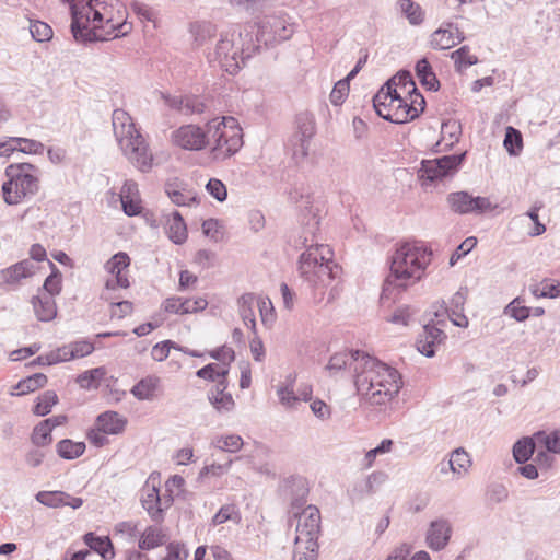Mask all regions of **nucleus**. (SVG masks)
I'll return each instance as SVG.
<instances>
[{
    "mask_svg": "<svg viewBox=\"0 0 560 560\" xmlns=\"http://www.w3.org/2000/svg\"><path fill=\"white\" fill-rule=\"evenodd\" d=\"M171 139L187 151H201L212 142L211 155L220 161L237 153L244 144L243 130L232 116L209 120L206 130L199 125H183L172 132Z\"/></svg>",
    "mask_w": 560,
    "mask_h": 560,
    "instance_id": "nucleus-1",
    "label": "nucleus"
},
{
    "mask_svg": "<svg viewBox=\"0 0 560 560\" xmlns=\"http://www.w3.org/2000/svg\"><path fill=\"white\" fill-rule=\"evenodd\" d=\"M432 258V249L422 242L397 243L387 258L388 273L383 281L380 302L397 301L409 287L422 280Z\"/></svg>",
    "mask_w": 560,
    "mask_h": 560,
    "instance_id": "nucleus-2",
    "label": "nucleus"
},
{
    "mask_svg": "<svg viewBox=\"0 0 560 560\" xmlns=\"http://www.w3.org/2000/svg\"><path fill=\"white\" fill-rule=\"evenodd\" d=\"M69 5L71 16L70 32L78 44H90L108 40L128 35L132 24L128 21L113 23V19H105L97 9L107 7V0H60Z\"/></svg>",
    "mask_w": 560,
    "mask_h": 560,
    "instance_id": "nucleus-3",
    "label": "nucleus"
},
{
    "mask_svg": "<svg viewBox=\"0 0 560 560\" xmlns=\"http://www.w3.org/2000/svg\"><path fill=\"white\" fill-rule=\"evenodd\" d=\"M351 358L353 361H364V370L373 373L376 387H380L371 394L373 404L384 405L398 395L404 382L395 368L362 350H353Z\"/></svg>",
    "mask_w": 560,
    "mask_h": 560,
    "instance_id": "nucleus-4",
    "label": "nucleus"
},
{
    "mask_svg": "<svg viewBox=\"0 0 560 560\" xmlns=\"http://www.w3.org/2000/svg\"><path fill=\"white\" fill-rule=\"evenodd\" d=\"M8 180L2 184V197L14 206L32 198L39 189V168L27 162L12 163L4 171Z\"/></svg>",
    "mask_w": 560,
    "mask_h": 560,
    "instance_id": "nucleus-5",
    "label": "nucleus"
},
{
    "mask_svg": "<svg viewBox=\"0 0 560 560\" xmlns=\"http://www.w3.org/2000/svg\"><path fill=\"white\" fill-rule=\"evenodd\" d=\"M298 261V269L302 278L314 287H326L328 282L337 277L339 266L326 257L331 250L327 245L317 244L307 246Z\"/></svg>",
    "mask_w": 560,
    "mask_h": 560,
    "instance_id": "nucleus-6",
    "label": "nucleus"
},
{
    "mask_svg": "<svg viewBox=\"0 0 560 560\" xmlns=\"http://www.w3.org/2000/svg\"><path fill=\"white\" fill-rule=\"evenodd\" d=\"M467 151L445 154L433 160H422L418 176L430 184L453 177L464 165Z\"/></svg>",
    "mask_w": 560,
    "mask_h": 560,
    "instance_id": "nucleus-7",
    "label": "nucleus"
},
{
    "mask_svg": "<svg viewBox=\"0 0 560 560\" xmlns=\"http://www.w3.org/2000/svg\"><path fill=\"white\" fill-rule=\"evenodd\" d=\"M255 24L258 27V38L262 40L264 47L267 49L290 39L294 33L293 23L283 12L258 18Z\"/></svg>",
    "mask_w": 560,
    "mask_h": 560,
    "instance_id": "nucleus-8",
    "label": "nucleus"
},
{
    "mask_svg": "<svg viewBox=\"0 0 560 560\" xmlns=\"http://www.w3.org/2000/svg\"><path fill=\"white\" fill-rule=\"evenodd\" d=\"M447 307H443L442 311H435L434 317L435 319H429L422 327V332H420L416 339L417 350L427 358H433L436 353V348L447 338L443 328L440 326H445L446 320L444 314L447 313Z\"/></svg>",
    "mask_w": 560,
    "mask_h": 560,
    "instance_id": "nucleus-9",
    "label": "nucleus"
},
{
    "mask_svg": "<svg viewBox=\"0 0 560 560\" xmlns=\"http://www.w3.org/2000/svg\"><path fill=\"white\" fill-rule=\"evenodd\" d=\"M450 209L457 214H475L480 215L493 210V206L489 198L482 196H474L467 190L450 192L446 197Z\"/></svg>",
    "mask_w": 560,
    "mask_h": 560,
    "instance_id": "nucleus-10",
    "label": "nucleus"
},
{
    "mask_svg": "<svg viewBox=\"0 0 560 560\" xmlns=\"http://www.w3.org/2000/svg\"><path fill=\"white\" fill-rule=\"evenodd\" d=\"M316 133V122L313 114L301 112L295 116V132L290 138L293 155L302 159L308 155L310 142Z\"/></svg>",
    "mask_w": 560,
    "mask_h": 560,
    "instance_id": "nucleus-11",
    "label": "nucleus"
},
{
    "mask_svg": "<svg viewBox=\"0 0 560 560\" xmlns=\"http://www.w3.org/2000/svg\"><path fill=\"white\" fill-rule=\"evenodd\" d=\"M294 517H299L296 526L295 544L299 540L304 542H317L320 534V511L315 505H308L303 511L292 512Z\"/></svg>",
    "mask_w": 560,
    "mask_h": 560,
    "instance_id": "nucleus-12",
    "label": "nucleus"
},
{
    "mask_svg": "<svg viewBox=\"0 0 560 560\" xmlns=\"http://www.w3.org/2000/svg\"><path fill=\"white\" fill-rule=\"evenodd\" d=\"M124 153L142 173H147L152 168L153 155L149 151V144L143 136L137 130H129Z\"/></svg>",
    "mask_w": 560,
    "mask_h": 560,
    "instance_id": "nucleus-13",
    "label": "nucleus"
},
{
    "mask_svg": "<svg viewBox=\"0 0 560 560\" xmlns=\"http://www.w3.org/2000/svg\"><path fill=\"white\" fill-rule=\"evenodd\" d=\"M384 89L385 85L383 84L372 97L375 113L386 121L396 125L407 124V121H398L395 119L397 115L396 113H398V110L405 109V97H402L399 92L388 93V96Z\"/></svg>",
    "mask_w": 560,
    "mask_h": 560,
    "instance_id": "nucleus-14",
    "label": "nucleus"
},
{
    "mask_svg": "<svg viewBox=\"0 0 560 560\" xmlns=\"http://www.w3.org/2000/svg\"><path fill=\"white\" fill-rule=\"evenodd\" d=\"M279 492L284 499H290L291 512L302 510L310 493L307 479L301 475L285 477L279 485Z\"/></svg>",
    "mask_w": 560,
    "mask_h": 560,
    "instance_id": "nucleus-15",
    "label": "nucleus"
},
{
    "mask_svg": "<svg viewBox=\"0 0 560 560\" xmlns=\"http://www.w3.org/2000/svg\"><path fill=\"white\" fill-rule=\"evenodd\" d=\"M235 40L242 68L246 65L247 60L259 54L264 47L262 40L258 38V27L255 22L246 24L240 31L238 38Z\"/></svg>",
    "mask_w": 560,
    "mask_h": 560,
    "instance_id": "nucleus-16",
    "label": "nucleus"
},
{
    "mask_svg": "<svg viewBox=\"0 0 560 560\" xmlns=\"http://www.w3.org/2000/svg\"><path fill=\"white\" fill-rule=\"evenodd\" d=\"M236 45L235 39H230L221 35L214 51L221 68L231 75L237 74L242 69Z\"/></svg>",
    "mask_w": 560,
    "mask_h": 560,
    "instance_id": "nucleus-17",
    "label": "nucleus"
},
{
    "mask_svg": "<svg viewBox=\"0 0 560 560\" xmlns=\"http://www.w3.org/2000/svg\"><path fill=\"white\" fill-rule=\"evenodd\" d=\"M164 191L171 201L178 206H192L199 205L200 198L192 194L191 190L187 189V184L179 178H170L164 184Z\"/></svg>",
    "mask_w": 560,
    "mask_h": 560,
    "instance_id": "nucleus-18",
    "label": "nucleus"
},
{
    "mask_svg": "<svg viewBox=\"0 0 560 560\" xmlns=\"http://www.w3.org/2000/svg\"><path fill=\"white\" fill-rule=\"evenodd\" d=\"M452 537V526L448 521L439 518L430 523L425 535V542L433 551L443 550Z\"/></svg>",
    "mask_w": 560,
    "mask_h": 560,
    "instance_id": "nucleus-19",
    "label": "nucleus"
},
{
    "mask_svg": "<svg viewBox=\"0 0 560 560\" xmlns=\"http://www.w3.org/2000/svg\"><path fill=\"white\" fill-rule=\"evenodd\" d=\"M407 94L409 96V102L408 98L405 97V109L398 110V113H396L397 115L395 119L398 121H412L419 118L427 107L425 98L417 85H413L412 89L408 90Z\"/></svg>",
    "mask_w": 560,
    "mask_h": 560,
    "instance_id": "nucleus-20",
    "label": "nucleus"
},
{
    "mask_svg": "<svg viewBox=\"0 0 560 560\" xmlns=\"http://www.w3.org/2000/svg\"><path fill=\"white\" fill-rule=\"evenodd\" d=\"M387 475L384 471H373L364 479L358 480L349 490V497L352 502L361 501L364 497L375 492L376 487L385 482Z\"/></svg>",
    "mask_w": 560,
    "mask_h": 560,
    "instance_id": "nucleus-21",
    "label": "nucleus"
},
{
    "mask_svg": "<svg viewBox=\"0 0 560 560\" xmlns=\"http://www.w3.org/2000/svg\"><path fill=\"white\" fill-rule=\"evenodd\" d=\"M142 508L148 512L150 517L155 523H161L164 520V509H162V499L160 495V488L155 485L150 486L148 482L143 488L141 495Z\"/></svg>",
    "mask_w": 560,
    "mask_h": 560,
    "instance_id": "nucleus-22",
    "label": "nucleus"
},
{
    "mask_svg": "<svg viewBox=\"0 0 560 560\" xmlns=\"http://www.w3.org/2000/svg\"><path fill=\"white\" fill-rule=\"evenodd\" d=\"M36 266L30 259L20 260L0 271L1 278L5 284L16 285L23 279L34 276Z\"/></svg>",
    "mask_w": 560,
    "mask_h": 560,
    "instance_id": "nucleus-23",
    "label": "nucleus"
},
{
    "mask_svg": "<svg viewBox=\"0 0 560 560\" xmlns=\"http://www.w3.org/2000/svg\"><path fill=\"white\" fill-rule=\"evenodd\" d=\"M465 38L464 32L460 31L458 26H455V31L440 26L432 33L430 44L434 49L445 50L464 42Z\"/></svg>",
    "mask_w": 560,
    "mask_h": 560,
    "instance_id": "nucleus-24",
    "label": "nucleus"
},
{
    "mask_svg": "<svg viewBox=\"0 0 560 560\" xmlns=\"http://www.w3.org/2000/svg\"><path fill=\"white\" fill-rule=\"evenodd\" d=\"M82 540L89 547L90 553L93 551L103 560H110L115 557L114 544L109 536H98L94 532H86L82 536Z\"/></svg>",
    "mask_w": 560,
    "mask_h": 560,
    "instance_id": "nucleus-25",
    "label": "nucleus"
},
{
    "mask_svg": "<svg viewBox=\"0 0 560 560\" xmlns=\"http://www.w3.org/2000/svg\"><path fill=\"white\" fill-rule=\"evenodd\" d=\"M128 424L126 417L120 416L117 411L106 410L97 415L95 425L101 428L103 432L109 435H117L125 431Z\"/></svg>",
    "mask_w": 560,
    "mask_h": 560,
    "instance_id": "nucleus-26",
    "label": "nucleus"
},
{
    "mask_svg": "<svg viewBox=\"0 0 560 560\" xmlns=\"http://www.w3.org/2000/svg\"><path fill=\"white\" fill-rule=\"evenodd\" d=\"M36 318L43 323L54 320L58 315V307L55 298L37 294L31 299Z\"/></svg>",
    "mask_w": 560,
    "mask_h": 560,
    "instance_id": "nucleus-27",
    "label": "nucleus"
},
{
    "mask_svg": "<svg viewBox=\"0 0 560 560\" xmlns=\"http://www.w3.org/2000/svg\"><path fill=\"white\" fill-rule=\"evenodd\" d=\"M164 229L168 238L174 244L182 245L187 241V225L182 213L178 210H173V212L167 217Z\"/></svg>",
    "mask_w": 560,
    "mask_h": 560,
    "instance_id": "nucleus-28",
    "label": "nucleus"
},
{
    "mask_svg": "<svg viewBox=\"0 0 560 560\" xmlns=\"http://www.w3.org/2000/svg\"><path fill=\"white\" fill-rule=\"evenodd\" d=\"M415 73L420 84L430 92H438L441 88L432 65L427 57H421L415 65Z\"/></svg>",
    "mask_w": 560,
    "mask_h": 560,
    "instance_id": "nucleus-29",
    "label": "nucleus"
},
{
    "mask_svg": "<svg viewBox=\"0 0 560 560\" xmlns=\"http://www.w3.org/2000/svg\"><path fill=\"white\" fill-rule=\"evenodd\" d=\"M537 448L539 447L534 438V433L532 435L522 436L513 444V458L517 464H525V462L532 459Z\"/></svg>",
    "mask_w": 560,
    "mask_h": 560,
    "instance_id": "nucleus-30",
    "label": "nucleus"
},
{
    "mask_svg": "<svg viewBox=\"0 0 560 560\" xmlns=\"http://www.w3.org/2000/svg\"><path fill=\"white\" fill-rule=\"evenodd\" d=\"M167 535L162 528L148 526L140 535L138 547L141 551H149L165 545Z\"/></svg>",
    "mask_w": 560,
    "mask_h": 560,
    "instance_id": "nucleus-31",
    "label": "nucleus"
},
{
    "mask_svg": "<svg viewBox=\"0 0 560 560\" xmlns=\"http://www.w3.org/2000/svg\"><path fill=\"white\" fill-rule=\"evenodd\" d=\"M160 377L156 375H148L140 378L130 389V393L138 400H152L160 385Z\"/></svg>",
    "mask_w": 560,
    "mask_h": 560,
    "instance_id": "nucleus-32",
    "label": "nucleus"
},
{
    "mask_svg": "<svg viewBox=\"0 0 560 560\" xmlns=\"http://www.w3.org/2000/svg\"><path fill=\"white\" fill-rule=\"evenodd\" d=\"M86 450L83 441H73L71 439H62L56 444L57 455L66 460H73L81 457Z\"/></svg>",
    "mask_w": 560,
    "mask_h": 560,
    "instance_id": "nucleus-33",
    "label": "nucleus"
},
{
    "mask_svg": "<svg viewBox=\"0 0 560 560\" xmlns=\"http://www.w3.org/2000/svg\"><path fill=\"white\" fill-rule=\"evenodd\" d=\"M47 382L48 377L44 373L37 372L20 380L13 387V389L16 392L11 394L16 396H23L33 393L36 389L45 387Z\"/></svg>",
    "mask_w": 560,
    "mask_h": 560,
    "instance_id": "nucleus-34",
    "label": "nucleus"
},
{
    "mask_svg": "<svg viewBox=\"0 0 560 560\" xmlns=\"http://www.w3.org/2000/svg\"><path fill=\"white\" fill-rule=\"evenodd\" d=\"M354 386L358 395H368L376 387L373 373L364 370V361L354 366Z\"/></svg>",
    "mask_w": 560,
    "mask_h": 560,
    "instance_id": "nucleus-35",
    "label": "nucleus"
},
{
    "mask_svg": "<svg viewBox=\"0 0 560 560\" xmlns=\"http://www.w3.org/2000/svg\"><path fill=\"white\" fill-rule=\"evenodd\" d=\"M534 438L539 448H545L553 455L560 454V429L550 432L538 430L534 432Z\"/></svg>",
    "mask_w": 560,
    "mask_h": 560,
    "instance_id": "nucleus-36",
    "label": "nucleus"
},
{
    "mask_svg": "<svg viewBox=\"0 0 560 560\" xmlns=\"http://www.w3.org/2000/svg\"><path fill=\"white\" fill-rule=\"evenodd\" d=\"M107 370L105 366H97L86 370L77 376V384L84 389H95L105 377Z\"/></svg>",
    "mask_w": 560,
    "mask_h": 560,
    "instance_id": "nucleus-37",
    "label": "nucleus"
},
{
    "mask_svg": "<svg viewBox=\"0 0 560 560\" xmlns=\"http://www.w3.org/2000/svg\"><path fill=\"white\" fill-rule=\"evenodd\" d=\"M255 300L254 293H244L237 300L240 315L244 322V324L250 328L254 332H256V318L253 310V304Z\"/></svg>",
    "mask_w": 560,
    "mask_h": 560,
    "instance_id": "nucleus-38",
    "label": "nucleus"
},
{
    "mask_svg": "<svg viewBox=\"0 0 560 560\" xmlns=\"http://www.w3.org/2000/svg\"><path fill=\"white\" fill-rule=\"evenodd\" d=\"M59 401L55 390H46L39 395L32 407V412L37 417H46Z\"/></svg>",
    "mask_w": 560,
    "mask_h": 560,
    "instance_id": "nucleus-39",
    "label": "nucleus"
},
{
    "mask_svg": "<svg viewBox=\"0 0 560 560\" xmlns=\"http://www.w3.org/2000/svg\"><path fill=\"white\" fill-rule=\"evenodd\" d=\"M451 59L454 60L455 71L458 73L479 62L477 56L470 55V47L468 45H463L451 52Z\"/></svg>",
    "mask_w": 560,
    "mask_h": 560,
    "instance_id": "nucleus-40",
    "label": "nucleus"
},
{
    "mask_svg": "<svg viewBox=\"0 0 560 560\" xmlns=\"http://www.w3.org/2000/svg\"><path fill=\"white\" fill-rule=\"evenodd\" d=\"M387 93H396L398 92V88L406 89L410 86V89L416 85L413 77L409 70L401 69L395 75L387 79L384 83ZM389 96V94H387Z\"/></svg>",
    "mask_w": 560,
    "mask_h": 560,
    "instance_id": "nucleus-41",
    "label": "nucleus"
},
{
    "mask_svg": "<svg viewBox=\"0 0 560 560\" xmlns=\"http://www.w3.org/2000/svg\"><path fill=\"white\" fill-rule=\"evenodd\" d=\"M398 5L401 14L411 25H420L424 20V11L421 5L413 0H399Z\"/></svg>",
    "mask_w": 560,
    "mask_h": 560,
    "instance_id": "nucleus-42",
    "label": "nucleus"
},
{
    "mask_svg": "<svg viewBox=\"0 0 560 560\" xmlns=\"http://www.w3.org/2000/svg\"><path fill=\"white\" fill-rule=\"evenodd\" d=\"M503 147L511 156H517L523 150V136L522 132L512 127L505 128Z\"/></svg>",
    "mask_w": 560,
    "mask_h": 560,
    "instance_id": "nucleus-43",
    "label": "nucleus"
},
{
    "mask_svg": "<svg viewBox=\"0 0 560 560\" xmlns=\"http://www.w3.org/2000/svg\"><path fill=\"white\" fill-rule=\"evenodd\" d=\"M112 276V278L106 279L104 289L100 295L104 301L113 300L114 296L112 295V292L116 289H128L130 287V281L125 272Z\"/></svg>",
    "mask_w": 560,
    "mask_h": 560,
    "instance_id": "nucleus-44",
    "label": "nucleus"
},
{
    "mask_svg": "<svg viewBox=\"0 0 560 560\" xmlns=\"http://www.w3.org/2000/svg\"><path fill=\"white\" fill-rule=\"evenodd\" d=\"M30 441L35 447H47L52 441V430H50L42 420L32 430Z\"/></svg>",
    "mask_w": 560,
    "mask_h": 560,
    "instance_id": "nucleus-45",
    "label": "nucleus"
},
{
    "mask_svg": "<svg viewBox=\"0 0 560 560\" xmlns=\"http://www.w3.org/2000/svg\"><path fill=\"white\" fill-rule=\"evenodd\" d=\"M69 498V493L55 490V491H38L35 494V499L40 504L48 508H62L65 506V499Z\"/></svg>",
    "mask_w": 560,
    "mask_h": 560,
    "instance_id": "nucleus-46",
    "label": "nucleus"
},
{
    "mask_svg": "<svg viewBox=\"0 0 560 560\" xmlns=\"http://www.w3.org/2000/svg\"><path fill=\"white\" fill-rule=\"evenodd\" d=\"M190 299L182 298V296H171L165 299L161 304V310L164 313L170 314H190L189 308Z\"/></svg>",
    "mask_w": 560,
    "mask_h": 560,
    "instance_id": "nucleus-47",
    "label": "nucleus"
},
{
    "mask_svg": "<svg viewBox=\"0 0 560 560\" xmlns=\"http://www.w3.org/2000/svg\"><path fill=\"white\" fill-rule=\"evenodd\" d=\"M470 464L471 460L469 454L463 447L455 448L451 453V457L447 462L450 470H452L454 474L466 471Z\"/></svg>",
    "mask_w": 560,
    "mask_h": 560,
    "instance_id": "nucleus-48",
    "label": "nucleus"
},
{
    "mask_svg": "<svg viewBox=\"0 0 560 560\" xmlns=\"http://www.w3.org/2000/svg\"><path fill=\"white\" fill-rule=\"evenodd\" d=\"M131 264V259L126 252L114 254L105 264V270L110 275L125 272Z\"/></svg>",
    "mask_w": 560,
    "mask_h": 560,
    "instance_id": "nucleus-49",
    "label": "nucleus"
},
{
    "mask_svg": "<svg viewBox=\"0 0 560 560\" xmlns=\"http://www.w3.org/2000/svg\"><path fill=\"white\" fill-rule=\"evenodd\" d=\"M244 444V441L241 435L238 434H228V435H221L218 436L213 442L212 445L222 451V452H230L234 453L242 448Z\"/></svg>",
    "mask_w": 560,
    "mask_h": 560,
    "instance_id": "nucleus-50",
    "label": "nucleus"
},
{
    "mask_svg": "<svg viewBox=\"0 0 560 560\" xmlns=\"http://www.w3.org/2000/svg\"><path fill=\"white\" fill-rule=\"evenodd\" d=\"M318 548V542H304L299 540V544L294 542L292 560H317Z\"/></svg>",
    "mask_w": 560,
    "mask_h": 560,
    "instance_id": "nucleus-51",
    "label": "nucleus"
},
{
    "mask_svg": "<svg viewBox=\"0 0 560 560\" xmlns=\"http://www.w3.org/2000/svg\"><path fill=\"white\" fill-rule=\"evenodd\" d=\"M521 298H515L504 308V314L514 318L516 322H525L532 316V307L520 305Z\"/></svg>",
    "mask_w": 560,
    "mask_h": 560,
    "instance_id": "nucleus-52",
    "label": "nucleus"
},
{
    "mask_svg": "<svg viewBox=\"0 0 560 560\" xmlns=\"http://www.w3.org/2000/svg\"><path fill=\"white\" fill-rule=\"evenodd\" d=\"M354 349L349 350L348 352H337L332 354L326 365V369L330 372H339L342 371L346 366H352V363H358L359 361H353L351 358V352Z\"/></svg>",
    "mask_w": 560,
    "mask_h": 560,
    "instance_id": "nucleus-53",
    "label": "nucleus"
},
{
    "mask_svg": "<svg viewBox=\"0 0 560 560\" xmlns=\"http://www.w3.org/2000/svg\"><path fill=\"white\" fill-rule=\"evenodd\" d=\"M544 207L545 203L542 200H536L525 213L534 223L533 230L529 233L532 236H539L546 232V225L539 220V211Z\"/></svg>",
    "mask_w": 560,
    "mask_h": 560,
    "instance_id": "nucleus-54",
    "label": "nucleus"
},
{
    "mask_svg": "<svg viewBox=\"0 0 560 560\" xmlns=\"http://www.w3.org/2000/svg\"><path fill=\"white\" fill-rule=\"evenodd\" d=\"M208 105L205 100L196 94H186L184 98V115L203 114Z\"/></svg>",
    "mask_w": 560,
    "mask_h": 560,
    "instance_id": "nucleus-55",
    "label": "nucleus"
},
{
    "mask_svg": "<svg viewBox=\"0 0 560 560\" xmlns=\"http://www.w3.org/2000/svg\"><path fill=\"white\" fill-rule=\"evenodd\" d=\"M12 141L16 142V152H22L25 154H43L45 150L44 143L38 140L16 137L12 139Z\"/></svg>",
    "mask_w": 560,
    "mask_h": 560,
    "instance_id": "nucleus-56",
    "label": "nucleus"
},
{
    "mask_svg": "<svg viewBox=\"0 0 560 560\" xmlns=\"http://www.w3.org/2000/svg\"><path fill=\"white\" fill-rule=\"evenodd\" d=\"M350 82L347 79H341L335 83L329 100L334 106H340L349 95Z\"/></svg>",
    "mask_w": 560,
    "mask_h": 560,
    "instance_id": "nucleus-57",
    "label": "nucleus"
},
{
    "mask_svg": "<svg viewBox=\"0 0 560 560\" xmlns=\"http://www.w3.org/2000/svg\"><path fill=\"white\" fill-rule=\"evenodd\" d=\"M32 38L38 43L48 42L52 37V28L45 22L35 21L30 24Z\"/></svg>",
    "mask_w": 560,
    "mask_h": 560,
    "instance_id": "nucleus-58",
    "label": "nucleus"
},
{
    "mask_svg": "<svg viewBox=\"0 0 560 560\" xmlns=\"http://www.w3.org/2000/svg\"><path fill=\"white\" fill-rule=\"evenodd\" d=\"M182 350V346L173 340H163L155 343L152 348V359L162 362L167 359L171 349Z\"/></svg>",
    "mask_w": 560,
    "mask_h": 560,
    "instance_id": "nucleus-59",
    "label": "nucleus"
},
{
    "mask_svg": "<svg viewBox=\"0 0 560 560\" xmlns=\"http://www.w3.org/2000/svg\"><path fill=\"white\" fill-rule=\"evenodd\" d=\"M62 291V278L54 276H47L44 280L43 285L38 289V293L56 298Z\"/></svg>",
    "mask_w": 560,
    "mask_h": 560,
    "instance_id": "nucleus-60",
    "label": "nucleus"
},
{
    "mask_svg": "<svg viewBox=\"0 0 560 560\" xmlns=\"http://www.w3.org/2000/svg\"><path fill=\"white\" fill-rule=\"evenodd\" d=\"M71 347L70 357L74 360L90 355L95 350L94 343L89 338H81L69 343Z\"/></svg>",
    "mask_w": 560,
    "mask_h": 560,
    "instance_id": "nucleus-61",
    "label": "nucleus"
},
{
    "mask_svg": "<svg viewBox=\"0 0 560 560\" xmlns=\"http://www.w3.org/2000/svg\"><path fill=\"white\" fill-rule=\"evenodd\" d=\"M478 241L475 236L465 238L454 250L450 257V266L453 267L459 259L468 255L477 245Z\"/></svg>",
    "mask_w": 560,
    "mask_h": 560,
    "instance_id": "nucleus-62",
    "label": "nucleus"
},
{
    "mask_svg": "<svg viewBox=\"0 0 560 560\" xmlns=\"http://www.w3.org/2000/svg\"><path fill=\"white\" fill-rule=\"evenodd\" d=\"M206 190L219 202H223L228 198V188L221 179L210 178L206 184Z\"/></svg>",
    "mask_w": 560,
    "mask_h": 560,
    "instance_id": "nucleus-63",
    "label": "nucleus"
},
{
    "mask_svg": "<svg viewBox=\"0 0 560 560\" xmlns=\"http://www.w3.org/2000/svg\"><path fill=\"white\" fill-rule=\"evenodd\" d=\"M188 549L184 542L171 541L166 545V556L163 560H187Z\"/></svg>",
    "mask_w": 560,
    "mask_h": 560,
    "instance_id": "nucleus-64",
    "label": "nucleus"
}]
</instances>
